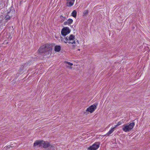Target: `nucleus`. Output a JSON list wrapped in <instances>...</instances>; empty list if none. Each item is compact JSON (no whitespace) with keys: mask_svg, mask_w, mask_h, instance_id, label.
Returning a JSON list of instances; mask_svg holds the SVG:
<instances>
[{"mask_svg":"<svg viewBox=\"0 0 150 150\" xmlns=\"http://www.w3.org/2000/svg\"><path fill=\"white\" fill-rule=\"evenodd\" d=\"M52 45L47 44L41 46L38 50L39 52L45 55L51 54L52 52Z\"/></svg>","mask_w":150,"mask_h":150,"instance_id":"nucleus-1","label":"nucleus"},{"mask_svg":"<svg viewBox=\"0 0 150 150\" xmlns=\"http://www.w3.org/2000/svg\"><path fill=\"white\" fill-rule=\"evenodd\" d=\"M42 146L44 148H46L49 147L50 144L47 142L44 141L43 140H38L35 141L34 143V146Z\"/></svg>","mask_w":150,"mask_h":150,"instance_id":"nucleus-2","label":"nucleus"},{"mask_svg":"<svg viewBox=\"0 0 150 150\" xmlns=\"http://www.w3.org/2000/svg\"><path fill=\"white\" fill-rule=\"evenodd\" d=\"M135 125V123L132 122L123 125L122 126V129L125 132H128L131 131Z\"/></svg>","mask_w":150,"mask_h":150,"instance_id":"nucleus-3","label":"nucleus"},{"mask_svg":"<svg viewBox=\"0 0 150 150\" xmlns=\"http://www.w3.org/2000/svg\"><path fill=\"white\" fill-rule=\"evenodd\" d=\"M75 36L72 34L70 35L69 36H67L66 37V40L67 42L65 43H68L72 44H75L76 43L75 40Z\"/></svg>","mask_w":150,"mask_h":150,"instance_id":"nucleus-4","label":"nucleus"},{"mask_svg":"<svg viewBox=\"0 0 150 150\" xmlns=\"http://www.w3.org/2000/svg\"><path fill=\"white\" fill-rule=\"evenodd\" d=\"M10 18V17L8 15L5 16H1L0 17V23L2 22L3 23H5Z\"/></svg>","mask_w":150,"mask_h":150,"instance_id":"nucleus-5","label":"nucleus"},{"mask_svg":"<svg viewBox=\"0 0 150 150\" xmlns=\"http://www.w3.org/2000/svg\"><path fill=\"white\" fill-rule=\"evenodd\" d=\"M100 145L99 142H95L88 147L87 150H96L99 147Z\"/></svg>","mask_w":150,"mask_h":150,"instance_id":"nucleus-6","label":"nucleus"},{"mask_svg":"<svg viewBox=\"0 0 150 150\" xmlns=\"http://www.w3.org/2000/svg\"><path fill=\"white\" fill-rule=\"evenodd\" d=\"M71 30L69 28L67 27L63 28L61 31L62 35L64 36H65L68 35L70 32Z\"/></svg>","mask_w":150,"mask_h":150,"instance_id":"nucleus-7","label":"nucleus"},{"mask_svg":"<svg viewBox=\"0 0 150 150\" xmlns=\"http://www.w3.org/2000/svg\"><path fill=\"white\" fill-rule=\"evenodd\" d=\"M97 105L96 104H94L88 108L86 110V112H88L90 113L93 112L96 109Z\"/></svg>","mask_w":150,"mask_h":150,"instance_id":"nucleus-8","label":"nucleus"},{"mask_svg":"<svg viewBox=\"0 0 150 150\" xmlns=\"http://www.w3.org/2000/svg\"><path fill=\"white\" fill-rule=\"evenodd\" d=\"M75 0H67L66 6L68 7H71L74 4Z\"/></svg>","mask_w":150,"mask_h":150,"instance_id":"nucleus-9","label":"nucleus"},{"mask_svg":"<svg viewBox=\"0 0 150 150\" xmlns=\"http://www.w3.org/2000/svg\"><path fill=\"white\" fill-rule=\"evenodd\" d=\"M64 63L66 64V67H67L68 68L70 69H72V67L71 66L73 65V64L68 62H65Z\"/></svg>","mask_w":150,"mask_h":150,"instance_id":"nucleus-10","label":"nucleus"},{"mask_svg":"<svg viewBox=\"0 0 150 150\" xmlns=\"http://www.w3.org/2000/svg\"><path fill=\"white\" fill-rule=\"evenodd\" d=\"M73 20L71 19H69L66 21H65L64 23V24L65 25H69L70 24L72 23L73 22Z\"/></svg>","mask_w":150,"mask_h":150,"instance_id":"nucleus-11","label":"nucleus"},{"mask_svg":"<svg viewBox=\"0 0 150 150\" xmlns=\"http://www.w3.org/2000/svg\"><path fill=\"white\" fill-rule=\"evenodd\" d=\"M61 50V47L59 45H57L54 47V50L57 52H59Z\"/></svg>","mask_w":150,"mask_h":150,"instance_id":"nucleus-12","label":"nucleus"},{"mask_svg":"<svg viewBox=\"0 0 150 150\" xmlns=\"http://www.w3.org/2000/svg\"><path fill=\"white\" fill-rule=\"evenodd\" d=\"M114 128H111L110 130L106 134V135L107 136H109L112 132L114 131Z\"/></svg>","mask_w":150,"mask_h":150,"instance_id":"nucleus-13","label":"nucleus"},{"mask_svg":"<svg viewBox=\"0 0 150 150\" xmlns=\"http://www.w3.org/2000/svg\"><path fill=\"white\" fill-rule=\"evenodd\" d=\"M71 15L73 17H76L77 15V12L76 10H74L72 12Z\"/></svg>","mask_w":150,"mask_h":150,"instance_id":"nucleus-14","label":"nucleus"},{"mask_svg":"<svg viewBox=\"0 0 150 150\" xmlns=\"http://www.w3.org/2000/svg\"><path fill=\"white\" fill-rule=\"evenodd\" d=\"M88 13V10H86L84 11L83 13V16L86 15Z\"/></svg>","mask_w":150,"mask_h":150,"instance_id":"nucleus-15","label":"nucleus"},{"mask_svg":"<svg viewBox=\"0 0 150 150\" xmlns=\"http://www.w3.org/2000/svg\"><path fill=\"white\" fill-rule=\"evenodd\" d=\"M60 38L62 42H64L65 43V42H67V41H66V40H66V37L63 38L61 37Z\"/></svg>","mask_w":150,"mask_h":150,"instance_id":"nucleus-16","label":"nucleus"},{"mask_svg":"<svg viewBox=\"0 0 150 150\" xmlns=\"http://www.w3.org/2000/svg\"><path fill=\"white\" fill-rule=\"evenodd\" d=\"M60 18L62 19V20H61L62 22H63V21H64L65 19V18L62 16H61Z\"/></svg>","mask_w":150,"mask_h":150,"instance_id":"nucleus-17","label":"nucleus"},{"mask_svg":"<svg viewBox=\"0 0 150 150\" xmlns=\"http://www.w3.org/2000/svg\"><path fill=\"white\" fill-rule=\"evenodd\" d=\"M145 49L146 50H147V52H149V50L148 47H147V46L145 47Z\"/></svg>","mask_w":150,"mask_h":150,"instance_id":"nucleus-18","label":"nucleus"},{"mask_svg":"<svg viewBox=\"0 0 150 150\" xmlns=\"http://www.w3.org/2000/svg\"><path fill=\"white\" fill-rule=\"evenodd\" d=\"M122 122L121 121L119 122L117 124V125L119 126L122 124Z\"/></svg>","mask_w":150,"mask_h":150,"instance_id":"nucleus-19","label":"nucleus"},{"mask_svg":"<svg viewBox=\"0 0 150 150\" xmlns=\"http://www.w3.org/2000/svg\"><path fill=\"white\" fill-rule=\"evenodd\" d=\"M50 149H54V146H50Z\"/></svg>","mask_w":150,"mask_h":150,"instance_id":"nucleus-20","label":"nucleus"},{"mask_svg":"<svg viewBox=\"0 0 150 150\" xmlns=\"http://www.w3.org/2000/svg\"><path fill=\"white\" fill-rule=\"evenodd\" d=\"M118 126V125H117V124L116 125H115V127H113L112 128H114V129L116 128V127H117Z\"/></svg>","mask_w":150,"mask_h":150,"instance_id":"nucleus-21","label":"nucleus"},{"mask_svg":"<svg viewBox=\"0 0 150 150\" xmlns=\"http://www.w3.org/2000/svg\"><path fill=\"white\" fill-rule=\"evenodd\" d=\"M78 50L79 51H80V49H78Z\"/></svg>","mask_w":150,"mask_h":150,"instance_id":"nucleus-22","label":"nucleus"},{"mask_svg":"<svg viewBox=\"0 0 150 150\" xmlns=\"http://www.w3.org/2000/svg\"><path fill=\"white\" fill-rule=\"evenodd\" d=\"M10 38V37H7V38Z\"/></svg>","mask_w":150,"mask_h":150,"instance_id":"nucleus-23","label":"nucleus"}]
</instances>
